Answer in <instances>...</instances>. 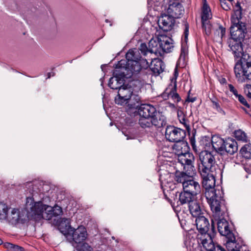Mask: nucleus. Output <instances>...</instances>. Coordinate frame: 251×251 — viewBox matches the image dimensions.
<instances>
[{"label":"nucleus","instance_id":"f257e3e1","mask_svg":"<svg viewBox=\"0 0 251 251\" xmlns=\"http://www.w3.org/2000/svg\"><path fill=\"white\" fill-rule=\"evenodd\" d=\"M139 51L136 49H131L126 54V59L121 60L116 65L114 76L109 79L108 86L112 89L119 90L124 85V78H128L136 75L141 70V68L149 66L146 60H141L140 62Z\"/></svg>","mask_w":251,"mask_h":251},{"label":"nucleus","instance_id":"f03ea898","mask_svg":"<svg viewBox=\"0 0 251 251\" xmlns=\"http://www.w3.org/2000/svg\"><path fill=\"white\" fill-rule=\"evenodd\" d=\"M231 38L228 41V46L232 50L235 58H240L236 63H241L245 55H250L243 51L242 42L247 33L246 25L241 22L240 24L232 25L230 27Z\"/></svg>","mask_w":251,"mask_h":251},{"label":"nucleus","instance_id":"7ed1b4c3","mask_svg":"<svg viewBox=\"0 0 251 251\" xmlns=\"http://www.w3.org/2000/svg\"><path fill=\"white\" fill-rule=\"evenodd\" d=\"M25 211L29 220L39 221L42 219L49 220L54 217L52 207L44 204L41 201L34 202L31 197L26 198Z\"/></svg>","mask_w":251,"mask_h":251},{"label":"nucleus","instance_id":"20e7f679","mask_svg":"<svg viewBox=\"0 0 251 251\" xmlns=\"http://www.w3.org/2000/svg\"><path fill=\"white\" fill-rule=\"evenodd\" d=\"M174 150L178 155V162L183 166L186 171L194 172V156L193 154L189 152V147L187 142L182 140L178 141L174 145Z\"/></svg>","mask_w":251,"mask_h":251},{"label":"nucleus","instance_id":"39448f33","mask_svg":"<svg viewBox=\"0 0 251 251\" xmlns=\"http://www.w3.org/2000/svg\"><path fill=\"white\" fill-rule=\"evenodd\" d=\"M241 63H235L234 71L239 82H251V55H245ZM251 90V85L246 84V89Z\"/></svg>","mask_w":251,"mask_h":251},{"label":"nucleus","instance_id":"423d86ee","mask_svg":"<svg viewBox=\"0 0 251 251\" xmlns=\"http://www.w3.org/2000/svg\"><path fill=\"white\" fill-rule=\"evenodd\" d=\"M187 172L188 174L183 172H176L175 180L182 184L183 190L197 196L201 193V186L199 183L190 176L192 172Z\"/></svg>","mask_w":251,"mask_h":251},{"label":"nucleus","instance_id":"0eeeda50","mask_svg":"<svg viewBox=\"0 0 251 251\" xmlns=\"http://www.w3.org/2000/svg\"><path fill=\"white\" fill-rule=\"evenodd\" d=\"M222 194V192L217 190L215 193L207 192L205 196L211 210L217 214H219L221 211L224 212L226 210Z\"/></svg>","mask_w":251,"mask_h":251},{"label":"nucleus","instance_id":"6e6552de","mask_svg":"<svg viewBox=\"0 0 251 251\" xmlns=\"http://www.w3.org/2000/svg\"><path fill=\"white\" fill-rule=\"evenodd\" d=\"M199 158L201 162L199 166V172H214L216 170L215 158L210 151H201Z\"/></svg>","mask_w":251,"mask_h":251},{"label":"nucleus","instance_id":"1a4fd4ad","mask_svg":"<svg viewBox=\"0 0 251 251\" xmlns=\"http://www.w3.org/2000/svg\"><path fill=\"white\" fill-rule=\"evenodd\" d=\"M186 132L180 128L172 126H167L165 130V137L170 142H177L183 140Z\"/></svg>","mask_w":251,"mask_h":251},{"label":"nucleus","instance_id":"9d476101","mask_svg":"<svg viewBox=\"0 0 251 251\" xmlns=\"http://www.w3.org/2000/svg\"><path fill=\"white\" fill-rule=\"evenodd\" d=\"M202 180V186L205 189V196L206 193L208 192L215 193L220 189H215V178L214 172H199Z\"/></svg>","mask_w":251,"mask_h":251},{"label":"nucleus","instance_id":"9b49d317","mask_svg":"<svg viewBox=\"0 0 251 251\" xmlns=\"http://www.w3.org/2000/svg\"><path fill=\"white\" fill-rule=\"evenodd\" d=\"M4 220H7L12 224H15L17 223H24L27 220H29L27 217L25 208L20 213L18 209L15 208L8 209L6 212V216Z\"/></svg>","mask_w":251,"mask_h":251},{"label":"nucleus","instance_id":"f8f14e48","mask_svg":"<svg viewBox=\"0 0 251 251\" xmlns=\"http://www.w3.org/2000/svg\"><path fill=\"white\" fill-rule=\"evenodd\" d=\"M174 75V77L171 79V84L162 94V97L165 99L171 97L174 101L178 102L181 99L179 95L176 93V78L178 76L176 69H175Z\"/></svg>","mask_w":251,"mask_h":251},{"label":"nucleus","instance_id":"ddd939ff","mask_svg":"<svg viewBox=\"0 0 251 251\" xmlns=\"http://www.w3.org/2000/svg\"><path fill=\"white\" fill-rule=\"evenodd\" d=\"M212 234L207 233L202 234H198L197 241L198 244L202 246L207 251H213L215 245L213 241V237L214 234V229L212 227Z\"/></svg>","mask_w":251,"mask_h":251},{"label":"nucleus","instance_id":"4468645a","mask_svg":"<svg viewBox=\"0 0 251 251\" xmlns=\"http://www.w3.org/2000/svg\"><path fill=\"white\" fill-rule=\"evenodd\" d=\"M132 90L131 87H127L126 86L123 85L118 90V95L115 99L116 103L119 105L127 103L132 96Z\"/></svg>","mask_w":251,"mask_h":251},{"label":"nucleus","instance_id":"2eb2a0df","mask_svg":"<svg viewBox=\"0 0 251 251\" xmlns=\"http://www.w3.org/2000/svg\"><path fill=\"white\" fill-rule=\"evenodd\" d=\"M139 120V124L142 128L150 127L154 126L157 128H159L165 125L163 118L159 117V118H152L151 117H146L140 116Z\"/></svg>","mask_w":251,"mask_h":251},{"label":"nucleus","instance_id":"dca6fc26","mask_svg":"<svg viewBox=\"0 0 251 251\" xmlns=\"http://www.w3.org/2000/svg\"><path fill=\"white\" fill-rule=\"evenodd\" d=\"M137 112L140 116L159 118L160 117L156 108L151 104H142L137 107Z\"/></svg>","mask_w":251,"mask_h":251},{"label":"nucleus","instance_id":"f3484780","mask_svg":"<svg viewBox=\"0 0 251 251\" xmlns=\"http://www.w3.org/2000/svg\"><path fill=\"white\" fill-rule=\"evenodd\" d=\"M71 231H73L66 236V238L69 240V237L70 236L71 239L75 244H80L83 242L87 238V231L85 228L83 226H79L76 229H73Z\"/></svg>","mask_w":251,"mask_h":251},{"label":"nucleus","instance_id":"a211bd4d","mask_svg":"<svg viewBox=\"0 0 251 251\" xmlns=\"http://www.w3.org/2000/svg\"><path fill=\"white\" fill-rule=\"evenodd\" d=\"M184 12V9L182 5L177 1L173 2L169 5L167 9V13L174 19L180 18Z\"/></svg>","mask_w":251,"mask_h":251},{"label":"nucleus","instance_id":"6ab92c4d","mask_svg":"<svg viewBox=\"0 0 251 251\" xmlns=\"http://www.w3.org/2000/svg\"><path fill=\"white\" fill-rule=\"evenodd\" d=\"M161 52H170L174 48L173 40L165 35H160L158 37Z\"/></svg>","mask_w":251,"mask_h":251},{"label":"nucleus","instance_id":"aec40b11","mask_svg":"<svg viewBox=\"0 0 251 251\" xmlns=\"http://www.w3.org/2000/svg\"><path fill=\"white\" fill-rule=\"evenodd\" d=\"M195 225L199 234L208 233L210 224L208 219L202 215L196 217Z\"/></svg>","mask_w":251,"mask_h":251},{"label":"nucleus","instance_id":"412c9836","mask_svg":"<svg viewBox=\"0 0 251 251\" xmlns=\"http://www.w3.org/2000/svg\"><path fill=\"white\" fill-rule=\"evenodd\" d=\"M175 19L168 14L161 16L158 20V25L164 31L171 30L175 24Z\"/></svg>","mask_w":251,"mask_h":251},{"label":"nucleus","instance_id":"4be33fe9","mask_svg":"<svg viewBox=\"0 0 251 251\" xmlns=\"http://www.w3.org/2000/svg\"><path fill=\"white\" fill-rule=\"evenodd\" d=\"M140 59H138V61L140 63L141 60H143V58H141L140 55L139 54ZM144 60H147L146 59H144ZM148 64L149 66L145 69L148 68L149 67H150L151 70L154 74H160L164 71V66L163 62L160 59H154L152 60L150 66L147 61H146ZM142 69H145V68L142 67Z\"/></svg>","mask_w":251,"mask_h":251},{"label":"nucleus","instance_id":"5701e85b","mask_svg":"<svg viewBox=\"0 0 251 251\" xmlns=\"http://www.w3.org/2000/svg\"><path fill=\"white\" fill-rule=\"evenodd\" d=\"M217 227L221 235L227 237L229 234H233L229 227L228 222L225 219H220L217 222Z\"/></svg>","mask_w":251,"mask_h":251},{"label":"nucleus","instance_id":"b1692460","mask_svg":"<svg viewBox=\"0 0 251 251\" xmlns=\"http://www.w3.org/2000/svg\"><path fill=\"white\" fill-rule=\"evenodd\" d=\"M223 148V153L226 151L232 155L238 150L237 142L231 138H228L225 141Z\"/></svg>","mask_w":251,"mask_h":251},{"label":"nucleus","instance_id":"393cba45","mask_svg":"<svg viewBox=\"0 0 251 251\" xmlns=\"http://www.w3.org/2000/svg\"><path fill=\"white\" fill-rule=\"evenodd\" d=\"M226 241L225 243L226 248L227 251H235L239 249L240 245L237 243L235 236L233 234H229L226 237Z\"/></svg>","mask_w":251,"mask_h":251},{"label":"nucleus","instance_id":"a878e982","mask_svg":"<svg viewBox=\"0 0 251 251\" xmlns=\"http://www.w3.org/2000/svg\"><path fill=\"white\" fill-rule=\"evenodd\" d=\"M188 208L191 214L194 217H197L203 214L200 203L196 200L191 201L188 205Z\"/></svg>","mask_w":251,"mask_h":251},{"label":"nucleus","instance_id":"bb28decb","mask_svg":"<svg viewBox=\"0 0 251 251\" xmlns=\"http://www.w3.org/2000/svg\"><path fill=\"white\" fill-rule=\"evenodd\" d=\"M225 141L218 136L212 137V149H213L216 152L221 154L223 153V147Z\"/></svg>","mask_w":251,"mask_h":251},{"label":"nucleus","instance_id":"cd10ccee","mask_svg":"<svg viewBox=\"0 0 251 251\" xmlns=\"http://www.w3.org/2000/svg\"><path fill=\"white\" fill-rule=\"evenodd\" d=\"M242 17L241 7L239 2H237L234 7V13L231 17V22L232 25L240 24V20Z\"/></svg>","mask_w":251,"mask_h":251},{"label":"nucleus","instance_id":"c85d7f7f","mask_svg":"<svg viewBox=\"0 0 251 251\" xmlns=\"http://www.w3.org/2000/svg\"><path fill=\"white\" fill-rule=\"evenodd\" d=\"M195 196L192 194L183 190L179 194V201L181 204H188L189 205L190 203L194 200Z\"/></svg>","mask_w":251,"mask_h":251},{"label":"nucleus","instance_id":"c756f323","mask_svg":"<svg viewBox=\"0 0 251 251\" xmlns=\"http://www.w3.org/2000/svg\"><path fill=\"white\" fill-rule=\"evenodd\" d=\"M149 51L155 55L161 54L160 47L159 45L158 40L157 41L153 39H151L149 43Z\"/></svg>","mask_w":251,"mask_h":251},{"label":"nucleus","instance_id":"7c9ffc66","mask_svg":"<svg viewBox=\"0 0 251 251\" xmlns=\"http://www.w3.org/2000/svg\"><path fill=\"white\" fill-rule=\"evenodd\" d=\"M204 1L201 13V22L209 21L212 17L210 7L207 4L206 0H204Z\"/></svg>","mask_w":251,"mask_h":251},{"label":"nucleus","instance_id":"2f4dec72","mask_svg":"<svg viewBox=\"0 0 251 251\" xmlns=\"http://www.w3.org/2000/svg\"><path fill=\"white\" fill-rule=\"evenodd\" d=\"M200 146L204 151H209L212 148V138L208 136L201 137L199 141Z\"/></svg>","mask_w":251,"mask_h":251},{"label":"nucleus","instance_id":"473e14b6","mask_svg":"<svg viewBox=\"0 0 251 251\" xmlns=\"http://www.w3.org/2000/svg\"><path fill=\"white\" fill-rule=\"evenodd\" d=\"M236 99L240 101V102L245 106L246 108H244L243 109L245 112L251 116V106L248 104L246 100L241 95H239Z\"/></svg>","mask_w":251,"mask_h":251},{"label":"nucleus","instance_id":"72a5a7b5","mask_svg":"<svg viewBox=\"0 0 251 251\" xmlns=\"http://www.w3.org/2000/svg\"><path fill=\"white\" fill-rule=\"evenodd\" d=\"M240 152L245 158L251 157V145H245L240 150Z\"/></svg>","mask_w":251,"mask_h":251},{"label":"nucleus","instance_id":"f704fd0d","mask_svg":"<svg viewBox=\"0 0 251 251\" xmlns=\"http://www.w3.org/2000/svg\"><path fill=\"white\" fill-rule=\"evenodd\" d=\"M234 135L235 138L240 141L246 142L247 141V137L246 133L241 130H238L235 131Z\"/></svg>","mask_w":251,"mask_h":251},{"label":"nucleus","instance_id":"c9c22d12","mask_svg":"<svg viewBox=\"0 0 251 251\" xmlns=\"http://www.w3.org/2000/svg\"><path fill=\"white\" fill-rule=\"evenodd\" d=\"M202 29L205 34L209 35L211 32L212 26L209 21H202Z\"/></svg>","mask_w":251,"mask_h":251},{"label":"nucleus","instance_id":"e433bc0d","mask_svg":"<svg viewBox=\"0 0 251 251\" xmlns=\"http://www.w3.org/2000/svg\"><path fill=\"white\" fill-rule=\"evenodd\" d=\"M8 209V207L5 204L0 202V219L4 220V219H5Z\"/></svg>","mask_w":251,"mask_h":251},{"label":"nucleus","instance_id":"4c0bfd02","mask_svg":"<svg viewBox=\"0 0 251 251\" xmlns=\"http://www.w3.org/2000/svg\"><path fill=\"white\" fill-rule=\"evenodd\" d=\"M177 117L180 123L183 124L185 126H188L184 114L182 110H178L177 111Z\"/></svg>","mask_w":251,"mask_h":251},{"label":"nucleus","instance_id":"58836bf2","mask_svg":"<svg viewBox=\"0 0 251 251\" xmlns=\"http://www.w3.org/2000/svg\"><path fill=\"white\" fill-rule=\"evenodd\" d=\"M225 32L226 29L222 26H220L216 30L215 34L217 35L220 37V39L222 40L225 34Z\"/></svg>","mask_w":251,"mask_h":251},{"label":"nucleus","instance_id":"ea45409f","mask_svg":"<svg viewBox=\"0 0 251 251\" xmlns=\"http://www.w3.org/2000/svg\"><path fill=\"white\" fill-rule=\"evenodd\" d=\"M52 210L54 217L59 216L62 213V208L58 205H55L54 206L52 207Z\"/></svg>","mask_w":251,"mask_h":251},{"label":"nucleus","instance_id":"a19ab883","mask_svg":"<svg viewBox=\"0 0 251 251\" xmlns=\"http://www.w3.org/2000/svg\"><path fill=\"white\" fill-rule=\"evenodd\" d=\"M78 251H93V249L88 244L84 243L80 249H77Z\"/></svg>","mask_w":251,"mask_h":251},{"label":"nucleus","instance_id":"79ce46f5","mask_svg":"<svg viewBox=\"0 0 251 251\" xmlns=\"http://www.w3.org/2000/svg\"><path fill=\"white\" fill-rule=\"evenodd\" d=\"M221 5L223 9L227 11L230 9V4L226 1V0H220Z\"/></svg>","mask_w":251,"mask_h":251},{"label":"nucleus","instance_id":"37998d69","mask_svg":"<svg viewBox=\"0 0 251 251\" xmlns=\"http://www.w3.org/2000/svg\"><path fill=\"white\" fill-rule=\"evenodd\" d=\"M228 89L231 93L234 95L235 98H236L240 94H238L237 90L231 84L228 85Z\"/></svg>","mask_w":251,"mask_h":251},{"label":"nucleus","instance_id":"c03bdc74","mask_svg":"<svg viewBox=\"0 0 251 251\" xmlns=\"http://www.w3.org/2000/svg\"><path fill=\"white\" fill-rule=\"evenodd\" d=\"M184 25V38L185 41L186 42L188 39V36L189 34V25L188 23H185Z\"/></svg>","mask_w":251,"mask_h":251},{"label":"nucleus","instance_id":"a18cd8bd","mask_svg":"<svg viewBox=\"0 0 251 251\" xmlns=\"http://www.w3.org/2000/svg\"><path fill=\"white\" fill-rule=\"evenodd\" d=\"M139 50L144 55H146L147 52H149V49L145 44H141Z\"/></svg>","mask_w":251,"mask_h":251},{"label":"nucleus","instance_id":"49530a36","mask_svg":"<svg viewBox=\"0 0 251 251\" xmlns=\"http://www.w3.org/2000/svg\"><path fill=\"white\" fill-rule=\"evenodd\" d=\"M11 251H25V249L21 246L13 244Z\"/></svg>","mask_w":251,"mask_h":251},{"label":"nucleus","instance_id":"de8ad7c7","mask_svg":"<svg viewBox=\"0 0 251 251\" xmlns=\"http://www.w3.org/2000/svg\"><path fill=\"white\" fill-rule=\"evenodd\" d=\"M213 251H227L226 249H225L218 244L215 245L214 249Z\"/></svg>","mask_w":251,"mask_h":251},{"label":"nucleus","instance_id":"09e8293b","mask_svg":"<svg viewBox=\"0 0 251 251\" xmlns=\"http://www.w3.org/2000/svg\"><path fill=\"white\" fill-rule=\"evenodd\" d=\"M187 53V49L185 46L182 45L181 49V53L180 57H185L186 54Z\"/></svg>","mask_w":251,"mask_h":251},{"label":"nucleus","instance_id":"8fccbe9b","mask_svg":"<svg viewBox=\"0 0 251 251\" xmlns=\"http://www.w3.org/2000/svg\"><path fill=\"white\" fill-rule=\"evenodd\" d=\"M213 106L214 108L216 109L218 111H222V108H221L219 104L217 101L213 102Z\"/></svg>","mask_w":251,"mask_h":251},{"label":"nucleus","instance_id":"3c124183","mask_svg":"<svg viewBox=\"0 0 251 251\" xmlns=\"http://www.w3.org/2000/svg\"><path fill=\"white\" fill-rule=\"evenodd\" d=\"M13 246V244L10 243H5L4 244V246L5 248L7 249L8 250H9L10 251L12 250V247Z\"/></svg>","mask_w":251,"mask_h":251},{"label":"nucleus","instance_id":"603ef678","mask_svg":"<svg viewBox=\"0 0 251 251\" xmlns=\"http://www.w3.org/2000/svg\"><path fill=\"white\" fill-rule=\"evenodd\" d=\"M245 91L247 93V95L248 98H251V89H246V85L245 88Z\"/></svg>","mask_w":251,"mask_h":251},{"label":"nucleus","instance_id":"864d4df0","mask_svg":"<svg viewBox=\"0 0 251 251\" xmlns=\"http://www.w3.org/2000/svg\"><path fill=\"white\" fill-rule=\"evenodd\" d=\"M191 144L193 148L194 149H195V140L194 139H191Z\"/></svg>","mask_w":251,"mask_h":251},{"label":"nucleus","instance_id":"5fc2aeb1","mask_svg":"<svg viewBox=\"0 0 251 251\" xmlns=\"http://www.w3.org/2000/svg\"><path fill=\"white\" fill-rule=\"evenodd\" d=\"M226 78H222V79H220V83H226Z\"/></svg>","mask_w":251,"mask_h":251},{"label":"nucleus","instance_id":"6e6d98bb","mask_svg":"<svg viewBox=\"0 0 251 251\" xmlns=\"http://www.w3.org/2000/svg\"><path fill=\"white\" fill-rule=\"evenodd\" d=\"M195 100V99H188L187 101L189 102H194Z\"/></svg>","mask_w":251,"mask_h":251},{"label":"nucleus","instance_id":"4d7b16f0","mask_svg":"<svg viewBox=\"0 0 251 251\" xmlns=\"http://www.w3.org/2000/svg\"><path fill=\"white\" fill-rule=\"evenodd\" d=\"M214 101H217L215 100H211V102L213 103Z\"/></svg>","mask_w":251,"mask_h":251},{"label":"nucleus","instance_id":"13d9d810","mask_svg":"<svg viewBox=\"0 0 251 251\" xmlns=\"http://www.w3.org/2000/svg\"><path fill=\"white\" fill-rule=\"evenodd\" d=\"M50 73L48 74V78H50Z\"/></svg>","mask_w":251,"mask_h":251},{"label":"nucleus","instance_id":"bf43d9fd","mask_svg":"<svg viewBox=\"0 0 251 251\" xmlns=\"http://www.w3.org/2000/svg\"><path fill=\"white\" fill-rule=\"evenodd\" d=\"M2 243V240L0 239V245H1Z\"/></svg>","mask_w":251,"mask_h":251},{"label":"nucleus","instance_id":"052dcab7","mask_svg":"<svg viewBox=\"0 0 251 251\" xmlns=\"http://www.w3.org/2000/svg\"><path fill=\"white\" fill-rule=\"evenodd\" d=\"M230 2H231L232 1H233V0H228Z\"/></svg>","mask_w":251,"mask_h":251},{"label":"nucleus","instance_id":"680f3d73","mask_svg":"<svg viewBox=\"0 0 251 251\" xmlns=\"http://www.w3.org/2000/svg\"><path fill=\"white\" fill-rule=\"evenodd\" d=\"M139 106H137V107H138ZM136 109H137V108H136ZM135 112H137V110H135Z\"/></svg>","mask_w":251,"mask_h":251},{"label":"nucleus","instance_id":"e2e57ef3","mask_svg":"<svg viewBox=\"0 0 251 251\" xmlns=\"http://www.w3.org/2000/svg\"><path fill=\"white\" fill-rule=\"evenodd\" d=\"M105 22H108V20H105Z\"/></svg>","mask_w":251,"mask_h":251},{"label":"nucleus","instance_id":"0e129e2a","mask_svg":"<svg viewBox=\"0 0 251 251\" xmlns=\"http://www.w3.org/2000/svg\"><path fill=\"white\" fill-rule=\"evenodd\" d=\"M169 0H167V1H168Z\"/></svg>","mask_w":251,"mask_h":251}]
</instances>
